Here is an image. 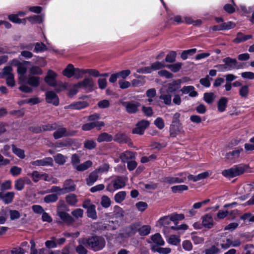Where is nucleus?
<instances>
[{"label":"nucleus","mask_w":254,"mask_h":254,"mask_svg":"<svg viewBox=\"0 0 254 254\" xmlns=\"http://www.w3.org/2000/svg\"><path fill=\"white\" fill-rule=\"evenodd\" d=\"M122 104L126 108L127 111H136L141 106L138 102L135 101L123 102Z\"/></svg>","instance_id":"obj_13"},{"label":"nucleus","mask_w":254,"mask_h":254,"mask_svg":"<svg viewBox=\"0 0 254 254\" xmlns=\"http://www.w3.org/2000/svg\"><path fill=\"white\" fill-rule=\"evenodd\" d=\"M203 98L204 101L208 103H212L215 98V96L213 93H205L204 94Z\"/></svg>","instance_id":"obj_50"},{"label":"nucleus","mask_w":254,"mask_h":254,"mask_svg":"<svg viewBox=\"0 0 254 254\" xmlns=\"http://www.w3.org/2000/svg\"><path fill=\"white\" fill-rule=\"evenodd\" d=\"M202 225L209 229L213 227V220L210 215L206 214L203 217Z\"/></svg>","instance_id":"obj_24"},{"label":"nucleus","mask_w":254,"mask_h":254,"mask_svg":"<svg viewBox=\"0 0 254 254\" xmlns=\"http://www.w3.org/2000/svg\"><path fill=\"white\" fill-rule=\"evenodd\" d=\"M170 136L175 137L177 135L184 132L183 127L180 122H172L170 127Z\"/></svg>","instance_id":"obj_4"},{"label":"nucleus","mask_w":254,"mask_h":254,"mask_svg":"<svg viewBox=\"0 0 254 254\" xmlns=\"http://www.w3.org/2000/svg\"><path fill=\"white\" fill-rule=\"evenodd\" d=\"M111 201L109 197L106 195H103L101 197V204L105 208H108L111 205Z\"/></svg>","instance_id":"obj_54"},{"label":"nucleus","mask_w":254,"mask_h":254,"mask_svg":"<svg viewBox=\"0 0 254 254\" xmlns=\"http://www.w3.org/2000/svg\"><path fill=\"white\" fill-rule=\"evenodd\" d=\"M188 190V187L186 185H178L171 187V190L174 193L182 192L184 190Z\"/></svg>","instance_id":"obj_49"},{"label":"nucleus","mask_w":254,"mask_h":254,"mask_svg":"<svg viewBox=\"0 0 254 254\" xmlns=\"http://www.w3.org/2000/svg\"><path fill=\"white\" fill-rule=\"evenodd\" d=\"M114 213L116 218H123L124 216V210L122 208L117 205L114 207Z\"/></svg>","instance_id":"obj_48"},{"label":"nucleus","mask_w":254,"mask_h":254,"mask_svg":"<svg viewBox=\"0 0 254 254\" xmlns=\"http://www.w3.org/2000/svg\"><path fill=\"white\" fill-rule=\"evenodd\" d=\"M177 54L175 51L170 52L166 56L165 61L167 63H173L176 60Z\"/></svg>","instance_id":"obj_51"},{"label":"nucleus","mask_w":254,"mask_h":254,"mask_svg":"<svg viewBox=\"0 0 254 254\" xmlns=\"http://www.w3.org/2000/svg\"><path fill=\"white\" fill-rule=\"evenodd\" d=\"M183 65L181 63H177L172 64L166 65V67L170 69L173 72L179 71Z\"/></svg>","instance_id":"obj_46"},{"label":"nucleus","mask_w":254,"mask_h":254,"mask_svg":"<svg viewBox=\"0 0 254 254\" xmlns=\"http://www.w3.org/2000/svg\"><path fill=\"white\" fill-rule=\"evenodd\" d=\"M46 100L47 103L55 106H58L59 104L58 96L52 91H49L46 93Z\"/></svg>","instance_id":"obj_9"},{"label":"nucleus","mask_w":254,"mask_h":254,"mask_svg":"<svg viewBox=\"0 0 254 254\" xmlns=\"http://www.w3.org/2000/svg\"><path fill=\"white\" fill-rule=\"evenodd\" d=\"M88 105L89 104L87 102L80 101L64 106V109L72 110H79L88 107Z\"/></svg>","instance_id":"obj_7"},{"label":"nucleus","mask_w":254,"mask_h":254,"mask_svg":"<svg viewBox=\"0 0 254 254\" xmlns=\"http://www.w3.org/2000/svg\"><path fill=\"white\" fill-rule=\"evenodd\" d=\"M227 103L226 98H222L218 103V108L219 111H224L225 110Z\"/></svg>","instance_id":"obj_53"},{"label":"nucleus","mask_w":254,"mask_h":254,"mask_svg":"<svg viewBox=\"0 0 254 254\" xmlns=\"http://www.w3.org/2000/svg\"><path fill=\"white\" fill-rule=\"evenodd\" d=\"M80 157L77 154H73L72 155L71 157V163L73 167H75L80 162Z\"/></svg>","instance_id":"obj_60"},{"label":"nucleus","mask_w":254,"mask_h":254,"mask_svg":"<svg viewBox=\"0 0 254 254\" xmlns=\"http://www.w3.org/2000/svg\"><path fill=\"white\" fill-rule=\"evenodd\" d=\"M113 139V136L106 132H104L100 134L98 138L97 141L99 142L103 141L110 142Z\"/></svg>","instance_id":"obj_35"},{"label":"nucleus","mask_w":254,"mask_h":254,"mask_svg":"<svg viewBox=\"0 0 254 254\" xmlns=\"http://www.w3.org/2000/svg\"><path fill=\"white\" fill-rule=\"evenodd\" d=\"M65 200L69 205L74 206L77 202V196L74 193H70L66 196Z\"/></svg>","instance_id":"obj_34"},{"label":"nucleus","mask_w":254,"mask_h":254,"mask_svg":"<svg viewBox=\"0 0 254 254\" xmlns=\"http://www.w3.org/2000/svg\"><path fill=\"white\" fill-rule=\"evenodd\" d=\"M219 246L218 243L216 245H213L209 249L205 250V254H217L220 251V249L217 247Z\"/></svg>","instance_id":"obj_41"},{"label":"nucleus","mask_w":254,"mask_h":254,"mask_svg":"<svg viewBox=\"0 0 254 254\" xmlns=\"http://www.w3.org/2000/svg\"><path fill=\"white\" fill-rule=\"evenodd\" d=\"M172 221L171 219V216H164L161 218L158 221V223L162 226H165L169 225L171 221Z\"/></svg>","instance_id":"obj_62"},{"label":"nucleus","mask_w":254,"mask_h":254,"mask_svg":"<svg viewBox=\"0 0 254 254\" xmlns=\"http://www.w3.org/2000/svg\"><path fill=\"white\" fill-rule=\"evenodd\" d=\"M114 140L120 143H127L131 146L132 143L131 139L125 133L119 132L117 133L114 138Z\"/></svg>","instance_id":"obj_10"},{"label":"nucleus","mask_w":254,"mask_h":254,"mask_svg":"<svg viewBox=\"0 0 254 254\" xmlns=\"http://www.w3.org/2000/svg\"><path fill=\"white\" fill-rule=\"evenodd\" d=\"M164 67H166V65L163 62H156L152 63L150 66H146L138 69L137 72L140 73H150L153 71L159 70Z\"/></svg>","instance_id":"obj_3"},{"label":"nucleus","mask_w":254,"mask_h":254,"mask_svg":"<svg viewBox=\"0 0 254 254\" xmlns=\"http://www.w3.org/2000/svg\"><path fill=\"white\" fill-rule=\"evenodd\" d=\"M30 73L31 74L41 75L42 74V70L37 66H32L29 69Z\"/></svg>","instance_id":"obj_63"},{"label":"nucleus","mask_w":254,"mask_h":254,"mask_svg":"<svg viewBox=\"0 0 254 254\" xmlns=\"http://www.w3.org/2000/svg\"><path fill=\"white\" fill-rule=\"evenodd\" d=\"M57 74L52 70H49L45 78V81L50 86L56 87L57 85L56 78Z\"/></svg>","instance_id":"obj_8"},{"label":"nucleus","mask_w":254,"mask_h":254,"mask_svg":"<svg viewBox=\"0 0 254 254\" xmlns=\"http://www.w3.org/2000/svg\"><path fill=\"white\" fill-rule=\"evenodd\" d=\"M212 79L210 78L209 75H206L204 78H201L199 80V82L203 86L208 88L210 87L211 85L210 80Z\"/></svg>","instance_id":"obj_56"},{"label":"nucleus","mask_w":254,"mask_h":254,"mask_svg":"<svg viewBox=\"0 0 254 254\" xmlns=\"http://www.w3.org/2000/svg\"><path fill=\"white\" fill-rule=\"evenodd\" d=\"M53 161L52 158L48 157L43 159L38 160L31 162V164L34 166H47L52 165Z\"/></svg>","instance_id":"obj_22"},{"label":"nucleus","mask_w":254,"mask_h":254,"mask_svg":"<svg viewBox=\"0 0 254 254\" xmlns=\"http://www.w3.org/2000/svg\"><path fill=\"white\" fill-rule=\"evenodd\" d=\"M75 133V131H72L71 132H67L66 129L64 127L58 128L53 133L54 138L56 139L61 138L63 136H72Z\"/></svg>","instance_id":"obj_14"},{"label":"nucleus","mask_w":254,"mask_h":254,"mask_svg":"<svg viewBox=\"0 0 254 254\" xmlns=\"http://www.w3.org/2000/svg\"><path fill=\"white\" fill-rule=\"evenodd\" d=\"M92 165V161L88 160L81 164L76 165L74 168L76 169L78 171H84L88 169Z\"/></svg>","instance_id":"obj_32"},{"label":"nucleus","mask_w":254,"mask_h":254,"mask_svg":"<svg viewBox=\"0 0 254 254\" xmlns=\"http://www.w3.org/2000/svg\"><path fill=\"white\" fill-rule=\"evenodd\" d=\"M85 71L86 69L74 67L73 76L76 79L81 78L86 74Z\"/></svg>","instance_id":"obj_45"},{"label":"nucleus","mask_w":254,"mask_h":254,"mask_svg":"<svg viewBox=\"0 0 254 254\" xmlns=\"http://www.w3.org/2000/svg\"><path fill=\"white\" fill-rule=\"evenodd\" d=\"M243 151V148L239 147L237 149L227 153L225 155L226 161H232L238 159L240 157V153Z\"/></svg>","instance_id":"obj_15"},{"label":"nucleus","mask_w":254,"mask_h":254,"mask_svg":"<svg viewBox=\"0 0 254 254\" xmlns=\"http://www.w3.org/2000/svg\"><path fill=\"white\" fill-rule=\"evenodd\" d=\"M250 92L249 86L248 85H243L241 86L239 90V95L244 99H247L248 97Z\"/></svg>","instance_id":"obj_27"},{"label":"nucleus","mask_w":254,"mask_h":254,"mask_svg":"<svg viewBox=\"0 0 254 254\" xmlns=\"http://www.w3.org/2000/svg\"><path fill=\"white\" fill-rule=\"evenodd\" d=\"M150 231V227L148 225H143L142 227H138V232L141 236L147 235Z\"/></svg>","instance_id":"obj_47"},{"label":"nucleus","mask_w":254,"mask_h":254,"mask_svg":"<svg viewBox=\"0 0 254 254\" xmlns=\"http://www.w3.org/2000/svg\"><path fill=\"white\" fill-rule=\"evenodd\" d=\"M168 20L169 21H172L177 24L184 23V19L180 15L170 16Z\"/></svg>","instance_id":"obj_58"},{"label":"nucleus","mask_w":254,"mask_h":254,"mask_svg":"<svg viewBox=\"0 0 254 254\" xmlns=\"http://www.w3.org/2000/svg\"><path fill=\"white\" fill-rule=\"evenodd\" d=\"M223 62L225 64L229 70L235 69L236 60L230 57H227L223 60Z\"/></svg>","instance_id":"obj_23"},{"label":"nucleus","mask_w":254,"mask_h":254,"mask_svg":"<svg viewBox=\"0 0 254 254\" xmlns=\"http://www.w3.org/2000/svg\"><path fill=\"white\" fill-rule=\"evenodd\" d=\"M126 195V192L125 191H120L115 195V200L117 202L120 203L125 199Z\"/></svg>","instance_id":"obj_57"},{"label":"nucleus","mask_w":254,"mask_h":254,"mask_svg":"<svg viewBox=\"0 0 254 254\" xmlns=\"http://www.w3.org/2000/svg\"><path fill=\"white\" fill-rule=\"evenodd\" d=\"M151 239L154 243L158 245L162 246L164 244V242L159 233H156L151 237Z\"/></svg>","instance_id":"obj_42"},{"label":"nucleus","mask_w":254,"mask_h":254,"mask_svg":"<svg viewBox=\"0 0 254 254\" xmlns=\"http://www.w3.org/2000/svg\"><path fill=\"white\" fill-rule=\"evenodd\" d=\"M150 125L149 121L147 120H141L138 122L136 125V127L132 129V133L142 135L144 133L145 129L147 128Z\"/></svg>","instance_id":"obj_5"},{"label":"nucleus","mask_w":254,"mask_h":254,"mask_svg":"<svg viewBox=\"0 0 254 254\" xmlns=\"http://www.w3.org/2000/svg\"><path fill=\"white\" fill-rule=\"evenodd\" d=\"M54 160L56 163L59 165H64L66 162V157L62 154L58 153L54 156Z\"/></svg>","instance_id":"obj_39"},{"label":"nucleus","mask_w":254,"mask_h":254,"mask_svg":"<svg viewBox=\"0 0 254 254\" xmlns=\"http://www.w3.org/2000/svg\"><path fill=\"white\" fill-rule=\"evenodd\" d=\"M159 76L165 77L166 78H172L173 74L166 70H161L158 72Z\"/></svg>","instance_id":"obj_64"},{"label":"nucleus","mask_w":254,"mask_h":254,"mask_svg":"<svg viewBox=\"0 0 254 254\" xmlns=\"http://www.w3.org/2000/svg\"><path fill=\"white\" fill-rule=\"evenodd\" d=\"M126 180L121 176H116L113 180V187L115 190L119 189L126 186Z\"/></svg>","instance_id":"obj_19"},{"label":"nucleus","mask_w":254,"mask_h":254,"mask_svg":"<svg viewBox=\"0 0 254 254\" xmlns=\"http://www.w3.org/2000/svg\"><path fill=\"white\" fill-rule=\"evenodd\" d=\"M186 178H179L178 177H166L164 178V182L168 184L181 183L184 182Z\"/></svg>","instance_id":"obj_33"},{"label":"nucleus","mask_w":254,"mask_h":254,"mask_svg":"<svg viewBox=\"0 0 254 254\" xmlns=\"http://www.w3.org/2000/svg\"><path fill=\"white\" fill-rule=\"evenodd\" d=\"M153 252H157L160 254H168L171 252V249L169 248H157L156 246H152L151 248Z\"/></svg>","instance_id":"obj_52"},{"label":"nucleus","mask_w":254,"mask_h":254,"mask_svg":"<svg viewBox=\"0 0 254 254\" xmlns=\"http://www.w3.org/2000/svg\"><path fill=\"white\" fill-rule=\"evenodd\" d=\"M58 199L57 194L53 193L46 195L44 198V201L45 202L49 203L56 202Z\"/></svg>","instance_id":"obj_44"},{"label":"nucleus","mask_w":254,"mask_h":254,"mask_svg":"<svg viewBox=\"0 0 254 254\" xmlns=\"http://www.w3.org/2000/svg\"><path fill=\"white\" fill-rule=\"evenodd\" d=\"M135 157L134 153L129 151H127L122 153L120 155V158L124 162H127L128 160L132 159Z\"/></svg>","instance_id":"obj_28"},{"label":"nucleus","mask_w":254,"mask_h":254,"mask_svg":"<svg viewBox=\"0 0 254 254\" xmlns=\"http://www.w3.org/2000/svg\"><path fill=\"white\" fill-rule=\"evenodd\" d=\"M74 66L72 64H68L66 67L63 71V74L67 78L73 76Z\"/></svg>","instance_id":"obj_31"},{"label":"nucleus","mask_w":254,"mask_h":254,"mask_svg":"<svg viewBox=\"0 0 254 254\" xmlns=\"http://www.w3.org/2000/svg\"><path fill=\"white\" fill-rule=\"evenodd\" d=\"M57 214L64 222L67 224H70L74 222V219L68 213L64 211L58 209Z\"/></svg>","instance_id":"obj_16"},{"label":"nucleus","mask_w":254,"mask_h":254,"mask_svg":"<svg viewBox=\"0 0 254 254\" xmlns=\"http://www.w3.org/2000/svg\"><path fill=\"white\" fill-rule=\"evenodd\" d=\"M183 94H189L190 97H196L198 96V93L195 90L194 86L191 85L185 86L181 90Z\"/></svg>","instance_id":"obj_18"},{"label":"nucleus","mask_w":254,"mask_h":254,"mask_svg":"<svg viewBox=\"0 0 254 254\" xmlns=\"http://www.w3.org/2000/svg\"><path fill=\"white\" fill-rule=\"evenodd\" d=\"M28 20L32 24H40L43 22L44 19V15H33L27 17Z\"/></svg>","instance_id":"obj_30"},{"label":"nucleus","mask_w":254,"mask_h":254,"mask_svg":"<svg viewBox=\"0 0 254 254\" xmlns=\"http://www.w3.org/2000/svg\"><path fill=\"white\" fill-rule=\"evenodd\" d=\"M30 64L28 61H24L22 63L17 62V72L20 74L19 77L20 81H22V76L26 73L28 65Z\"/></svg>","instance_id":"obj_12"},{"label":"nucleus","mask_w":254,"mask_h":254,"mask_svg":"<svg viewBox=\"0 0 254 254\" xmlns=\"http://www.w3.org/2000/svg\"><path fill=\"white\" fill-rule=\"evenodd\" d=\"M12 68L10 66L4 67L2 72H0V78H4L5 76H9L10 74H13L12 73Z\"/></svg>","instance_id":"obj_38"},{"label":"nucleus","mask_w":254,"mask_h":254,"mask_svg":"<svg viewBox=\"0 0 254 254\" xmlns=\"http://www.w3.org/2000/svg\"><path fill=\"white\" fill-rule=\"evenodd\" d=\"M27 83L34 87H36L40 84V77L29 75L27 78Z\"/></svg>","instance_id":"obj_29"},{"label":"nucleus","mask_w":254,"mask_h":254,"mask_svg":"<svg viewBox=\"0 0 254 254\" xmlns=\"http://www.w3.org/2000/svg\"><path fill=\"white\" fill-rule=\"evenodd\" d=\"M87 216L92 219L96 220L97 218V213L96 211V206H91L87 209Z\"/></svg>","instance_id":"obj_40"},{"label":"nucleus","mask_w":254,"mask_h":254,"mask_svg":"<svg viewBox=\"0 0 254 254\" xmlns=\"http://www.w3.org/2000/svg\"><path fill=\"white\" fill-rule=\"evenodd\" d=\"M1 213H9L11 220H14L16 218V210H11L7 207L5 208L4 209H2L1 211H0V215H1Z\"/></svg>","instance_id":"obj_55"},{"label":"nucleus","mask_w":254,"mask_h":254,"mask_svg":"<svg viewBox=\"0 0 254 254\" xmlns=\"http://www.w3.org/2000/svg\"><path fill=\"white\" fill-rule=\"evenodd\" d=\"M159 99L163 100L164 103L167 105H171L172 104V97L167 93H161Z\"/></svg>","instance_id":"obj_36"},{"label":"nucleus","mask_w":254,"mask_h":254,"mask_svg":"<svg viewBox=\"0 0 254 254\" xmlns=\"http://www.w3.org/2000/svg\"><path fill=\"white\" fill-rule=\"evenodd\" d=\"M182 81L180 79L174 80L167 85V93H172L177 91L181 87Z\"/></svg>","instance_id":"obj_17"},{"label":"nucleus","mask_w":254,"mask_h":254,"mask_svg":"<svg viewBox=\"0 0 254 254\" xmlns=\"http://www.w3.org/2000/svg\"><path fill=\"white\" fill-rule=\"evenodd\" d=\"M249 168V166L247 165L235 166L230 169L223 170L222 174L226 177L234 178L243 174Z\"/></svg>","instance_id":"obj_2"},{"label":"nucleus","mask_w":254,"mask_h":254,"mask_svg":"<svg viewBox=\"0 0 254 254\" xmlns=\"http://www.w3.org/2000/svg\"><path fill=\"white\" fill-rule=\"evenodd\" d=\"M73 143V141L71 139H66L57 142L55 144V146L57 147H63L71 146Z\"/></svg>","instance_id":"obj_37"},{"label":"nucleus","mask_w":254,"mask_h":254,"mask_svg":"<svg viewBox=\"0 0 254 254\" xmlns=\"http://www.w3.org/2000/svg\"><path fill=\"white\" fill-rule=\"evenodd\" d=\"M76 189V186L71 179L66 180L63 184V193H66L74 191Z\"/></svg>","instance_id":"obj_11"},{"label":"nucleus","mask_w":254,"mask_h":254,"mask_svg":"<svg viewBox=\"0 0 254 254\" xmlns=\"http://www.w3.org/2000/svg\"><path fill=\"white\" fill-rule=\"evenodd\" d=\"M223 30H230L234 28L236 26L235 23L232 21L224 22L221 24Z\"/></svg>","instance_id":"obj_61"},{"label":"nucleus","mask_w":254,"mask_h":254,"mask_svg":"<svg viewBox=\"0 0 254 254\" xmlns=\"http://www.w3.org/2000/svg\"><path fill=\"white\" fill-rule=\"evenodd\" d=\"M14 196V192H8L5 193L0 192V199L2 200L5 203H10Z\"/></svg>","instance_id":"obj_21"},{"label":"nucleus","mask_w":254,"mask_h":254,"mask_svg":"<svg viewBox=\"0 0 254 254\" xmlns=\"http://www.w3.org/2000/svg\"><path fill=\"white\" fill-rule=\"evenodd\" d=\"M81 88H83L88 92H91L94 90V83L92 78H85L82 81L79 82Z\"/></svg>","instance_id":"obj_6"},{"label":"nucleus","mask_w":254,"mask_h":254,"mask_svg":"<svg viewBox=\"0 0 254 254\" xmlns=\"http://www.w3.org/2000/svg\"><path fill=\"white\" fill-rule=\"evenodd\" d=\"M78 242L79 243L84 244L85 247L94 252L102 250L106 245L104 238L97 235L79 239Z\"/></svg>","instance_id":"obj_1"},{"label":"nucleus","mask_w":254,"mask_h":254,"mask_svg":"<svg viewBox=\"0 0 254 254\" xmlns=\"http://www.w3.org/2000/svg\"><path fill=\"white\" fill-rule=\"evenodd\" d=\"M140 226L139 223H135L127 227L125 229V234L128 237L134 235L138 232V227Z\"/></svg>","instance_id":"obj_20"},{"label":"nucleus","mask_w":254,"mask_h":254,"mask_svg":"<svg viewBox=\"0 0 254 254\" xmlns=\"http://www.w3.org/2000/svg\"><path fill=\"white\" fill-rule=\"evenodd\" d=\"M252 38V36L251 35H245L242 33L239 32L237 34L236 38L233 40V42L235 43H240Z\"/></svg>","instance_id":"obj_26"},{"label":"nucleus","mask_w":254,"mask_h":254,"mask_svg":"<svg viewBox=\"0 0 254 254\" xmlns=\"http://www.w3.org/2000/svg\"><path fill=\"white\" fill-rule=\"evenodd\" d=\"M98 172L97 170L91 172L88 178L86 179V183L88 186L92 185L98 178Z\"/></svg>","instance_id":"obj_25"},{"label":"nucleus","mask_w":254,"mask_h":254,"mask_svg":"<svg viewBox=\"0 0 254 254\" xmlns=\"http://www.w3.org/2000/svg\"><path fill=\"white\" fill-rule=\"evenodd\" d=\"M79 244L75 248L76 252L78 254H87L88 251L84 247V245L81 243Z\"/></svg>","instance_id":"obj_59"},{"label":"nucleus","mask_w":254,"mask_h":254,"mask_svg":"<svg viewBox=\"0 0 254 254\" xmlns=\"http://www.w3.org/2000/svg\"><path fill=\"white\" fill-rule=\"evenodd\" d=\"M47 50V47L43 43H36L35 45L34 52L38 53H42Z\"/></svg>","instance_id":"obj_43"}]
</instances>
